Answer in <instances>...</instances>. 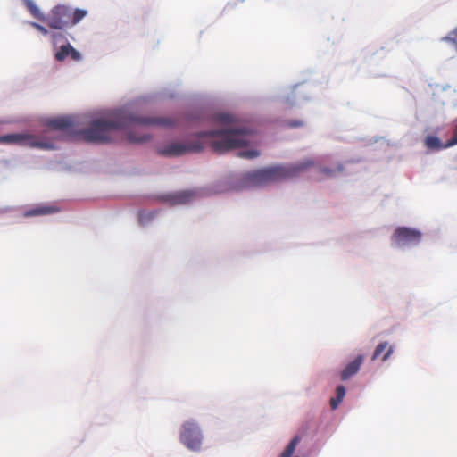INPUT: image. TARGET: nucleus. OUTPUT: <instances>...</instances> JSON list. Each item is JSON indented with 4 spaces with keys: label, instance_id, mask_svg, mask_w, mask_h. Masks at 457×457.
Instances as JSON below:
<instances>
[{
    "label": "nucleus",
    "instance_id": "3",
    "mask_svg": "<svg viewBox=\"0 0 457 457\" xmlns=\"http://www.w3.org/2000/svg\"><path fill=\"white\" fill-rule=\"evenodd\" d=\"M313 164L314 162L312 160H307L287 167H269L248 172L245 178L253 186H262L270 182L295 177L309 167L313 166Z\"/></svg>",
    "mask_w": 457,
    "mask_h": 457
},
{
    "label": "nucleus",
    "instance_id": "4",
    "mask_svg": "<svg viewBox=\"0 0 457 457\" xmlns=\"http://www.w3.org/2000/svg\"><path fill=\"white\" fill-rule=\"evenodd\" d=\"M0 144L17 145L45 150L55 148L54 143L52 140L42 139L29 133H13L0 136Z\"/></svg>",
    "mask_w": 457,
    "mask_h": 457
},
{
    "label": "nucleus",
    "instance_id": "15",
    "mask_svg": "<svg viewBox=\"0 0 457 457\" xmlns=\"http://www.w3.org/2000/svg\"><path fill=\"white\" fill-rule=\"evenodd\" d=\"M24 3L29 9V12L37 19L43 21L45 16L41 13L39 8L32 0H24Z\"/></svg>",
    "mask_w": 457,
    "mask_h": 457
},
{
    "label": "nucleus",
    "instance_id": "26",
    "mask_svg": "<svg viewBox=\"0 0 457 457\" xmlns=\"http://www.w3.org/2000/svg\"><path fill=\"white\" fill-rule=\"evenodd\" d=\"M323 172L329 176L333 174V170L328 168L323 169Z\"/></svg>",
    "mask_w": 457,
    "mask_h": 457
},
{
    "label": "nucleus",
    "instance_id": "11",
    "mask_svg": "<svg viewBox=\"0 0 457 457\" xmlns=\"http://www.w3.org/2000/svg\"><path fill=\"white\" fill-rule=\"evenodd\" d=\"M363 355H358L353 361L349 362L341 372V379L347 380L355 375L363 362Z\"/></svg>",
    "mask_w": 457,
    "mask_h": 457
},
{
    "label": "nucleus",
    "instance_id": "19",
    "mask_svg": "<svg viewBox=\"0 0 457 457\" xmlns=\"http://www.w3.org/2000/svg\"><path fill=\"white\" fill-rule=\"evenodd\" d=\"M443 40L453 45L457 51V28L451 31L446 37H445Z\"/></svg>",
    "mask_w": 457,
    "mask_h": 457
},
{
    "label": "nucleus",
    "instance_id": "9",
    "mask_svg": "<svg viewBox=\"0 0 457 457\" xmlns=\"http://www.w3.org/2000/svg\"><path fill=\"white\" fill-rule=\"evenodd\" d=\"M68 56L76 62L81 59L80 54L71 44L62 45L54 54V58L58 62L64 61Z\"/></svg>",
    "mask_w": 457,
    "mask_h": 457
},
{
    "label": "nucleus",
    "instance_id": "16",
    "mask_svg": "<svg viewBox=\"0 0 457 457\" xmlns=\"http://www.w3.org/2000/svg\"><path fill=\"white\" fill-rule=\"evenodd\" d=\"M300 441L299 436H295L281 453L280 457H291L295 453V447Z\"/></svg>",
    "mask_w": 457,
    "mask_h": 457
},
{
    "label": "nucleus",
    "instance_id": "1",
    "mask_svg": "<svg viewBox=\"0 0 457 457\" xmlns=\"http://www.w3.org/2000/svg\"><path fill=\"white\" fill-rule=\"evenodd\" d=\"M215 122L229 126L221 130L200 132L187 142H172L158 149V154L163 156H179L187 153H199L208 144L212 149L221 154L223 152L248 145L252 130L245 126L237 125L236 118L226 112L216 113Z\"/></svg>",
    "mask_w": 457,
    "mask_h": 457
},
{
    "label": "nucleus",
    "instance_id": "14",
    "mask_svg": "<svg viewBox=\"0 0 457 457\" xmlns=\"http://www.w3.org/2000/svg\"><path fill=\"white\" fill-rule=\"evenodd\" d=\"M425 145L427 148L431 150H440L443 148H447L448 146H445V144H442L440 139L437 137L435 136H428L425 138Z\"/></svg>",
    "mask_w": 457,
    "mask_h": 457
},
{
    "label": "nucleus",
    "instance_id": "17",
    "mask_svg": "<svg viewBox=\"0 0 457 457\" xmlns=\"http://www.w3.org/2000/svg\"><path fill=\"white\" fill-rule=\"evenodd\" d=\"M127 138L130 143H144L148 141L150 139V137L148 135L136 136L135 132L129 131L127 134Z\"/></svg>",
    "mask_w": 457,
    "mask_h": 457
},
{
    "label": "nucleus",
    "instance_id": "6",
    "mask_svg": "<svg viewBox=\"0 0 457 457\" xmlns=\"http://www.w3.org/2000/svg\"><path fill=\"white\" fill-rule=\"evenodd\" d=\"M202 438L200 428L195 421H187L183 424L180 432V441L188 449L193 451L200 450Z\"/></svg>",
    "mask_w": 457,
    "mask_h": 457
},
{
    "label": "nucleus",
    "instance_id": "25",
    "mask_svg": "<svg viewBox=\"0 0 457 457\" xmlns=\"http://www.w3.org/2000/svg\"><path fill=\"white\" fill-rule=\"evenodd\" d=\"M303 122L301 120H291L288 122V125L292 128L303 126Z\"/></svg>",
    "mask_w": 457,
    "mask_h": 457
},
{
    "label": "nucleus",
    "instance_id": "24",
    "mask_svg": "<svg viewBox=\"0 0 457 457\" xmlns=\"http://www.w3.org/2000/svg\"><path fill=\"white\" fill-rule=\"evenodd\" d=\"M336 395L337 396H339L340 398L344 399L345 395V388L344 386H338L337 388H336Z\"/></svg>",
    "mask_w": 457,
    "mask_h": 457
},
{
    "label": "nucleus",
    "instance_id": "7",
    "mask_svg": "<svg viewBox=\"0 0 457 457\" xmlns=\"http://www.w3.org/2000/svg\"><path fill=\"white\" fill-rule=\"evenodd\" d=\"M421 240V233L405 227L397 228L392 236V241L398 246L418 244Z\"/></svg>",
    "mask_w": 457,
    "mask_h": 457
},
{
    "label": "nucleus",
    "instance_id": "2",
    "mask_svg": "<svg viewBox=\"0 0 457 457\" xmlns=\"http://www.w3.org/2000/svg\"><path fill=\"white\" fill-rule=\"evenodd\" d=\"M175 123V120L169 117H140L119 112L112 120H93L88 128L81 129L77 135L86 142L107 144L113 141L112 133L114 130L127 129L134 124L171 127Z\"/></svg>",
    "mask_w": 457,
    "mask_h": 457
},
{
    "label": "nucleus",
    "instance_id": "20",
    "mask_svg": "<svg viewBox=\"0 0 457 457\" xmlns=\"http://www.w3.org/2000/svg\"><path fill=\"white\" fill-rule=\"evenodd\" d=\"M259 155V152L256 150H244L239 152L238 156L246 159H253Z\"/></svg>",
    "mask_w": 457,
    "mask_h": 457
},
{
    "label": "nucleus",
    "instance_id": "8",
    "mask_svg": "<svg viewBox=\"0 0 457 457\" xmlns=\"http://www.w3.org/2000/svg\"><path fill=\"white\" fill-rule=\"evenodd\" d=\"M46 124L50 129L60 131H70L74 126L73 120L71 117H57L50 119Z\"/></svg>",
    "mask_w": 457,
    "mask_h": 457
},
{
    "label": "nucleus",
    "instance_id": "10",
    "mask_svg": "<svg viewBox=\"0 0 457 457\" xmlns=\"http://www.w3.org/2000/svg\"><path fill=\"white\" fill-rule=\"evenodd\" d=\"M195 193L191 190H184L179 191L177 193H174L172 195H170L166 196V199L171 204H185L192 201V199L195 197Z\"/></svg>",
    "mask_w": 457,
    "mask_h": 457
},
{
    "label": "nucleus",
    "instance_id": "23",
    "mask_svg": "<svg viewBox=\"0 0 457 457\" xmlns=\"http://www.w3.org/2000/svg\"><path fill=\"white\" fill-rule=\"evenodd\" d=\"M31 26L34 27L37 30H38L39 32H41L44 35L48 34V30L44 26H42L38 23L31 22Z\"/></svg>",
    "mask_w": 457,
    "mask_h": 457
},
{
    "label": "nucleus",
    "instance_id": "12",
    "mask_svg": "<svg viewBox=\"0 0 457 457\" xmlns=\"http://www.w3.org/2000/svg\"><path fill=\"white\" fill-rule=\"evenodd\" d=\"M393 351H394L393 346L389 345L387 342H381L375 348L373 355H372V360L373 361L377 360L385 352V353L382 357V361H385L389 358V356L392 354Z\"/></svg>",
    "mask_w": 457,
    "mask_h": 457
},
{
    "label": "nucleus",
    "instance_id": "13",
    "mask_svg": "<svg viewBox=\"0 0 457 457\" xmlns=\"http://www.w3.org/2000/svg\"><path fill=\"white\" fill-rule=\"evenodd\" d=\"M59 209L54 206H39L33 208L26 212L27 216L47 215L58 212Z\"/></svg>",
    "mask_w": 457,
    "mask_h": 457
},
{
    "label": "nucleus",
    "instance_id": "22",
    "mask_svg": "<svg viewBox=\"0 0 457 457\" xmlns=\"http://www.w3.org/2000/svg\"><path fill=\"white\" fill-rule=\"evenodd\" d=\"M342 401H343V399H342V398H340L339 396H337V395H336L335 397H332V398L330 399V403H330V407H331V409H332V410H336V409L338 407L339 403H340Z\"/></svg>",
    "mask_w": 457,
    "mask_h": 457
},
{
    "label": "nucleus",
    "instance_id": "5",
    "mask_svg": "<svg viewBox=\"0 0 457 457\" xmlns=\"http://www.w3.org/2000/svg\"><path fill=\"white\" fill-rule=\"evenodd\" d=\"M43 21L51 29H64L71 26V11L65 5L54 6Z\"/></svg>",
    "mask_w": 457,
    "mask_h": 457
},
{
    "label": "nucleus",
    "instance_id": "18",
    "mask_svg": "<svg viewBox=\"0 0 457 457\" xmlns=\"http://www.w3.org/2000/svg\"><path fill=\"white\" fill-rule=\"evenodd\" d=\"M87 12L82 9H76L73 13H71V25H75L79 23L83 18L86 17Z\"/></svg>",
    "mask_w": 457,
    "mask_h": 457
},
{
    "label": "nucleus",
    "instance_id": "27",
    "mask_svg": "<svg viewBox=\"0 0 457 457\" xmlns=\"http://www.w3.org/2000/svg\"><path fill=\"white\" fill-rule=\"evenodd\" d=\"M342 170H343V166H342L341 164H339V165L337 166V171H338V172H341Z\"/></svg>",
    "mask_w": 457,
    "mask_h": 457
},
{
    "label": "nucleus",
    "instance_id": "21",
    "mask_svg": "<svg viewBox=\"0 0 457 457\" xmlns=\"http://www.w3.org/2000/svg\"><path fill=\"white\" fill-rule=\"evenodd\" d=\"M455 145H457V124L453 129L452 138L445 144V146H453Z\"/></svg>",
    "mask_w": 457,
    "mask_h": 457
}]
</instances>
